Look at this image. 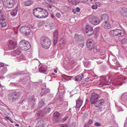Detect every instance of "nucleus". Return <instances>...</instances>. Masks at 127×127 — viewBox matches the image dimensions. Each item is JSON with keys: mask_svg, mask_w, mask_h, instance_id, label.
<instances>
[{"mask_svg": "<svg viewBox=\"0 0 127 127\" xmlns=\"http://www.w3.org/2000/svg\"><path fill=\"white\" fill-rule=\"evenodd\" d=\"M89 19L90 22L94 25H97L99 24L101 22L99 17L97 15H91L89 16Z\"/></svg>", "mask_w": 127, "mask_h": 127, "instance_id": "nucleus-1", "label": "nucleus"}, {"mask_svg": "<svg viewBox=\"0 0 127 127\" xmlns=\"http://www.w3.org/2000/svg\"><path fill=\"white\" fill-rule=\"evenodd\" d=\"M41 43L42 47L46 49L48 48L51 44L50 40L46 37H43L41 38Z\"/></svg>", "mask_w": 127, "mask_h": 127, "instance_id": "nucleus-2", "label": "nucleus"}, {"mask_svg": "<svg viewBox=\"0 0 127 127\" xmlns=\"http://www.w3.org/2000/svg\"><path fill=\"white\" fill-rule=\"evenodd\" d=\"M19 44V47L22 50H27L30 48V44L28 41L21 40Z\"/></svg>", "mask_w": 127, "mask_h": 127, "instance_id": "nucleus-3", "label": "nucleus"}, {"mask_svg": "<svg viewBox=\"0 0 127 127\" xmlns=\"http://www.w3.org/2000/svg\"><path fill=\"white\" fill-rule=\"evenodd\" d=\"M110 33L112 35L118 37H123L125 34V32L123 31L118 29L111 31Z\"/></svg>", "mask_w": 127, "mask_h": 127, "instance_id": "nucleus-4", "label": "nucleus"}, {"mask_svg": "<svg viewBox=\"0 0 127 127\" xmlns=\"http://www.w3.org/2000/svg\"><path fill=\"white\" fill-rule=\"evenodd\" d=\"M44 10V9L41 7H37L34 8L33 10V13L34 16L39 18L42 12Z\"/></svg>", "mask_w": 127, "mask_h": 127, "instance_id": "nucleus-5", "label": "nucleus"}, {"mask_svg": "<svg viewBox=\"0 0 127 127\" xmlns=\"http://www.w3.org/2000/svg\"><path fill=\"white\" fill-rule=\"evenodd\" d=\"M14 4L13 0H4L3 5L5 7L11 8L13 7Z\"/></svg>", "mask_w": 127, "mask_h": 127, "instance_id": "nucleus-6", "label": "nucleus"}, {"mask_svg": "<svg viewBox=\"0 0 127 127\" xmlns=\"http://www.w3.org/2000/svg\"><path fill=\"white\" fill-rule=\"evenodd\" d=\"M85 33L88 36H91L94 33L93 28L89 25H87L85 27Z\"/></svg>", "mask_w": 127, "mask_h": 127, "instance_id": "nucleus-7", "label": "nucleus"}, {"mask_svg": "<svg viewBox=\"0 0 127 127\" xmlns=\"http://www.w3.org/2000/svg\"><path fill=\"white\" fill-rule=\"evenodd\" d=\"M20 31L21 33H23L27 35H29L31 32V30L29 27L24 26L20 28Z\"/></svg>", "mask_w": 127, "mask_h": 127, "instance_id": "nucleus-8", "label": "nucleus"}, {"mask_svg": "<svg viewBox=\"0 0 127 127\" xmlns=\"http://www.w3.org/2000/svg\"><path fill=\"white\" fill-rule=\"evenodd\" d=\"M86 45L89 49L92 50L94 48L95 44L94 41L90 39L87 40Z\"/></svg>", "mask_w": 127, "mask_h": 127, "instance_id": "nucleus-9", "label": "nucleus"}, {"mask_svg": "<svg viewBox=\"0 0 127 127\" xmlns=\"http://www.w3.org/2000/svg\"><path fill=\"white\" fill-rule=\"evenodd\" d=\"M17 43L15 41L14 39H12V40H9L8 42V46L10 50L13 49L16 47Z\"/></svg>", "mask_w": 127, "mask_h": 127, "instance_id": "nucleus-10", "label": "nucleus"}, {"mask_svg": "<svg viewBox=\"0 0 127 127\" xmlns=\"http://www.w3.org/2000/svg\"><path fill=\"white\" fill-rule=\"evenodd\" d=\"M100 98L99 95L95 93H93L91 95L90 101L92 104H94Z\"/></svg>", "mask_w": 127, "mask_h": 127, "instance_id": "nucleus-11", "label": "nucleus"}, {"mask_svg": "<svg viewBox=\"0 0 127 127\" xmlns=\"http://www.w3.org/2000/svg\"><path fill=\"white\" fill-rule=\"evenodd\" d=\"M20 95L19 93L15 92L12 94L10 98L12 101H14L19 97Z\"/></svg>", "mask_w": 127, "mask_h": 127, "instance_id": "nucleus-12", "label": "nucleus"}, {"mask_svg": "<svg viewBox=\"0 0 127 127\" xmlns=\"http://www.w3.org/2000/svg\"><path fill=\"white\" fill-rule=\"evenodd\" d=\"M60 113L58 112H56L54 113L53 120L56 122L58 121L60 119Z\"/></svg>", "mask_w": 127, "mask_h": 127, "instance_id": "nucleus-13", "label": "nucleus"}, {"mask_svg": "<svg viewBox=\"0 0 127 127\" xmlns=\"http://www.w3.org/2000/svg\"><path fill=\"white\" fill-rule=\"evenodd\" d=\"M47 67L46 65H43L40 67L39 68V71L41 72L45 73L47 71Z\"/></svg>", "mask_w": 127, "mask_h": 127, "instance_id": "nucleus-14", "label": "nucleus"}, {"mask_svg": "<svg viewBox=\"0 0 127 127\" xmlns=\"http://www.w3.org/2000/svg\"><path fill=\"white\" fill-rule=\"evenodd\" d=\"M48 16V13L47 12V11L45 9H44V10L42 12V13H41L39 19H41L47 17Z\"/></svg>", "mask_w": 127, "mask_h": 127, "instance_id": "nucleus-15", "label": "nucleus"}, {"mask_svg": "<svg viewBox=\"0 0 127 127\" xmlns=\"http://www.w3.org/2000/svg\"><path fill=\"white\" fill-rule=\"evenodd\" d=\"M46 124L42 120L38 121L36 123V127H44Z\"/></svg>", "mask_w": 127, "mask_h": 127, "instance_id": "nucleus-16", "label": "nucleus"}, {"mask_svg": "<svg viewBox=\"0 0 127 127\" xmlns=\"http://www.w3.org/2000/svg\"><path fill=\"white\" fill-rule=\"evenodd\" d=\"M58 32H57L56 31L54 32L53 33V43L54 45H55L57 43V38L58 35Z\"/></svg>", "mask_w": 127, "mask_h": 127, "instance_id": "nucleus-17", "label": "nucleus"}, {"mask_svg": "<svg viewBox=\"0 0 127 127\" xmlns=\"http://www.w3.org/2000/svg\"><path fill=\"white\" fill-rule=\"evenodd\" d=\"M86 74V73H82L81 75H79L76 76L75 77V81H80L83 77H84V75H85V74Z\"/></svg>", "mask_w": 127, "mask_h": 127, "instance_id": "nucleus-18", "label": "nucleus"}, {"mask_svg": "<svg viewBox=\"0 0 127 127\" xmlns=\"http://www.w3.org/2000/svg\"><path fill=\"white\" fill-rule=\"evenodd\" d=\"M101 18L103 20V22H107L108 20L109 17L106 14H103L101 16Z\"/></svg>", "mask_w": 127, "mask_h": 127, "instance_id": "nucleus-19", "label": "nucleus"}, {"mask_svg": "<svg viewBox=\"0 0 127 127\" xmlns=\"http://www.w3.org/2000/svg\"><path fill=\"white\" fill-rule=\"evenodd\" d=\"M0 24L2 27H6L7 24L5 20L3 18L0 19Z\"/></svg>", "mask_w": 127, "mask_h": 127, "instance_id": "nucleus-20", "label": "nucleus"}, {"mask_svg": "<svg viewBox=\"0 0 127 127\" xmlns=\"http://www.w3.org/2000/svg\"><path fill=\"white\" fill-rule=\"evenodd\" d=\"M102 26L105 28L109 29L111 27V25L107 22H103L102 24Z\"/></svg>", "mask_w": 127, "mask_h": 127, "instance_id": "nucleus-21", "label": "nucleus"}, {"mask_svg": "<svg viewBox=\"0 0 127 127\" xmlns=\"http://www.w3.org/2000/svg\"><path fill=\"white\" fill-rule=\"evenodd\" d=\"M82 101L81 100L80 98L78 99L76 101V108H80L82 105Z\"/></svg>", "mask_w": 127, "mask_h": 127, "instance_id": "nucleus-22", "label": "nucleus"}, {"mask_svg": "<svg viewBox=\"0 0 127 127\" xmlns=\"http://www.w3.org/2000/svg\"><path fill=\"white\" fill-rule=\"evenodd\" d=\"M55 24L56 23L54 22L53 23H51L48 25V27H49V28L50 29H53L56 27Z\"/></svg>", "mask_w": 127, "mask_h": 127, "instance_id": "nucleus-23", "label": "nucleus"}, {"mask_svg": "<svg viewBox=\"0 0 127 127\" xmlns=\"http://www.w3.org/2000/svg\"><path fill=\"white\" fill-rule=\"evenodd\" d=\"M33 2L30 0H28L24 2V5L25 6H29L31 5L32 3Z\"/></svg>", "mask_w": 127, "mask_h": 127, "instance_id": "nucleus-24", "label": "nucleus"}, {"mask_svg": "<svg viewBox=\"0 0 127 127\" xmlns=\"http://www.w3.org/2000/svg\"><path fill=\"white\" fill-rule=\"evenodd\" d=\"M17 12V10L16 9L13 10L11 12V14L12 16H15L16 15Z\"/></svg>", "mask_w": 127, "mask_h": 127, "instance_id": "nucleus-25", "label": "nucleus"}, {"mask_svg": "<svg viewBox=\"0 0 127 127\" xmlns=\"http://www.w3.org/2000/svg\"><path fill=\"white\" fill-rule=\"evenodd\" d=\"M95 104V106L97 107H99L100 105V104L98 100L96 101L95 102V103H94Z\"/></svg>", "mask_w": 127, "mask_h": 127, "instance_id": "nucleus-26", "label": "nucleus"}, {"mask_svg": "<svg viewBox=\"0 0 127 127\" xmlns=\"http://www.w3.org/2000/svg\"><path fill=\"white\" fill-rule=\"evenodd\" d=\"M98 101H99L100 105H103L105 102L104 99H100Z\"/></svg>", "mask_w": 127, "mask_h": 127, "instance_id": "nucleus-27", "label": "nucleus"}, {"mask_svg": "<svg viewBox=\"0 0 127 127\" xmlns=\"http://www.w3.org/2000/svg\"><path fill=\"white\" fill-rule=\"evenodd\" d=\"M14 52L16 54L18 55H20L21 53L20 51L18 49H17L14 51Z\"/></svg>", "mask_w": 127, "mask_h": 127, "instance_id": "nucleus-28", "label": "nucleus"}, {"mask_svg": "<svg viewBox=\"0 0 127 127\" xmlns=\"http://www.w3.org/2000/svg\"><path fill=\"white\" fill-rule=\"evenodd\" d=\"M67 0L68 2L69 3L73 4H76L75 3L76 2V0H75L73 1H72V0Z\"/></svg>", "mask_w": 127, "mask_h": 127, "instance_id": "nucleus-29", "label": "nucleus"}, {"mask_svg": "<svg viewBox=\"0 0 127 127\" xmlns=\"http://www.w3.org/2000/svg\"><path fill=\"white\" fill-rule=\"evenodd\" d=\"M89 78L88 77L86 78L83 79V82L84 83H86L88 82L89 81Z\"/></svg>", "mask_w": 127, "mask_h": 127, "instance_id": "nucleus-30", "label": "nucleus"}, {"mask_svg": "<svg viewBox=\"0 0 127 127\" xmlns=\"http://www.w3.org/2000/svg\"><path fill=\"white\" fill-rule=\"evenodd\" d=\"M68 118V116H66L64 117L63 119H62L61 120V121L63 122H64L66 121Z\"/></svg>", "mask_w": 127, "mask_h": 127, "instance_id": "nucleus-31", "label": "nucleus"}, {"mask_svg": "<svg viewBox=\"0 0 127 127\" xmlns=\"http://www.w3.org/2000/svg\"><path fill=\"white\" fill-rule=\"evenodd\" d=\"M92 8L93 9H95L97 8V6L96 4L95 5H93L92 6Z\"/></svg>", "mask_w": 127, "mask_h": 127, "instance_id": "nucleus-32", "label": "nucleus"}, {"mask_svg": "<svg viewBox=\"0 0 127 127\" xmlns=\"http://www.w3.org/2000/svg\"><path fill=\"white\" fill-rule=\"evenodd\" d=\"M94 125L96 126L99 127L101 126V124L99 123L96 122L94 124Z\"/></svg>", "mask_w": 127, "mask_h": 127, "instance_id": "nucleus-33", "label": "nucleus"}, {"mask_svg": "<svg viewBox=\"0 0 127 127\" xmlns=\"http://www.w3.org/2000/svg\"><path fill=\"white\" fill-rule=\"evenodd\" d=\"M102 79H103V80H102V82L103 83H104L105 82H107V80H106V77L103 76V77H102Z\"/></svg>", "mask_w": 127, "mask_h": 127, "instance_id": "nucleus-34", "label": "nucleus"}, {"mask_svg": "<svg viewBox=\"0 0 127 127\" xmlns=\"http://www.w3.org/2000/svg\"><path fill=\"white\" fill-rule=\"evenodd\" d=\"M122 42L123 43H127V39H123L122 40Z\"/></svg>", "mask_w": 127, "mask_h": 127, "instance_id": "nucleus-35", "label": "nucleus"}, {"mask_svg": "<svg viewBox=\"0 0 127 127\" xmlns=\"http://www.w3.org/2000/svg\"><path fill=\"white\" fill-rule=\"evenodd\" d=\"M60 127H68V126L66 124H61L60 125Z\"/></svg>", "mask_w": 127, "mask_h": 127, "instance_id": "nucleus-36", "label": "nucleus"}, {"mask_svg": "<svg viewBox=\"0 0 127 127\" xmlns=\"http://www.w3.org/2000/svg\"><path fill=\"white\" fill-rule=\"evenodd\" d=\"M3 15L1 11H0V19L3 18Z\"/></svg>", "mask_w": 127, "mask_h": 127, "instance_id": "nucleus-37", "label": "nucleus"}, {"mask_svg": "<svg viewBox=\"0 0 127 127\" xmlns=\"http://www.w3.org/2000/svg\"><path fill=\"white\" fill-rule=\"evenodd\" d=\"M44 104V102L43 101H41L39 103V105L40 106L41 105L42 106Z\"/></svg>", "mask_w": 127, "mask_h": 127, "instance_id": "nucleus-38", "label": "nucleus"}, {"mask_svg": "<svg viewBox=\"0 0 127 127\" xmlns=\"http://www.w3.org/2000/svg\"><path fill=\"white\" fill-rule=\"evenodd\" d=\"M56 17L58 18H60L61 16V14L59 13H57L56 14Z\"/></svg>", "mask_w": 127, "mask_h": 127, "instance_id": "nucleus-39", "label": "nucleus"}, {"mask_svg": "<svg viewBox=\"0 0 127 127\" xmlns=\"http://www.w3.org/2000/svg\"><path fill=\"white\" fill-rule=\"evenodd\" d=\"M43 22L42 21H40L38 22V25L39 26L41 25L42 24Z\"/></svg>", "mask_w": 127, "mask_h": 127, "instance_id": "nucleus-40", "label": "nucleus"}, {"mask_svg": "<svg viewBox=\"0 0 127 127\" xmlns=\"http://www.w3.org/2000/svg\"><path fill=\"white\" fill-rule=\"evenodd\" d=\"M88 123L90 124L91 125L93 123V122L92 120L91 119L89 120Z\"/></svg>", "mask_w": 127, "mask_h": 127, "instance_id": "nucleus-41", "label": "nucleus"}, {"mask_svg": "<svg viewBox=\"0 0 127 127\" xmlns=\"http://www.w3.org/2000/svg\"><path fill=\"white\" fill-rule=\"evenodd\" d=\"M80 10V8L78 7H77L76 8V11L77 12H79Z\"/></svg>", "mask_w": 127, "mask_h": 127, "instance_id": "nucleus-42", "label": "nucleus"}, {"mask_svg": "<svg viewBox=\"0 0 127 127\" xmlns=\"http://www.w3.org/2000/svg\"><path fill=\"white\" fill-rule=\"evenodd\" d=\"M96 5L97 6V5H99V6H100L101 5V4L99 2H97L96 3Z\"/></svg>", "mask_w": 127, "mask_h": 127, "instance_id": "nucleus-43", "label": "nucleus"}, {"mask_svg": "<svg viewBox=\"0 0 127 127\" xmlns=\"http://www.w3.org/2000/svg\"><path fill=\"white\" fill-rule=\"evenodd\" d=\"M5 118H6L7 120H9V121H10V120H11V119L8 117H5Z\"/></svg>", "mask_w": 127, "mask_h": 127, "instance_id": "nucleus-44", "label": "nucleus"}, {"mask_svg": "<svg viewBox=\"0 0 127 127\" xmlns=\"http://www.w3.org/2000/svg\"><path fill=\"white\" fill-rule=\"evenodd\" d=\"M52 5L51 4H49L48 5V7L50 8H51L52 7Z\"/></svg>", "mask_w": 127, "mask_h": 127, "instance_id": "nucleus-45", "label": "nucleus"}, {"mask_svg": "<svg viewBox=\"0 0 127 127\" xmlns=\"http://www.w3.org/2000/svg\"><path fill=\"white\" fill-rule=\"evenodd\" d=\"M124 15L125 16H126V15L127 16V12H126L124 13Z\"/></svg>", "mask_w": 127, "mask_h": 127, "instance_id": "nucleus-46", "label": "nucleus"}, {"mask_svg": "<svg viewBox=\"0 0 127 127\" xmlns=\"http://www.w3.org/2000/svg\"><path fill=\"white\" fill-rule=\"evenodd\" d=\"M3 65V64L0 63V67H2Z\"/></svg>", "mask_w": 127, "mask_h": 127, "instance_id": "nucleus-47", "label": "nucleus"}, {"mask_svg": "<svg viewBox=\"0 0 127 127\" xmlns=\"http://www.w3.org/2000/svg\"><path fill=\"white\" fill-rule=\"evenodd\" d=\"M18 33V31L17 30L16 31H15L14 34L15 35H17Z\"/></svg>", "mask_w": 127, "mask_h": 127, "instance_id": "nucleus-48", "label": "nucleus"}, {"mask_svg": "<svg viewBox=\"0 0 127 127\" xmlns=\"http://www.w3.org/2000/svg\"><path fill=\"white\" fill-rule=\"evenodd\" d=\"M51 17L52 18H53L54 17V15L53 14H52L51 15Z\"/></svg>", "mask_w": 127, "mask_h": 127, "instance_id": "nucleus-49", "label": "nucleus"}, {"mask_svg": "<svg viewBox=\"0 0 127 127\" xmlns=\"http://www.w3.org/2000/svg\"><path fill=\"white\" fill-rule=\"evenodd\" d=\"M63 77H64V78H66V77H69V76H67L66 75H64L63 76Z\"/></svg>", "mask_w": 127, "mask_h": 127, "instance_id": "nucleus-50", "label": "nucleus"}, {"mask_svg": "<svg viewBox=\"0 0 127 127\" xmlns=\"http://www.w3.org/2000/svg\"><path fill=\"white\" fill-rule=\"evenodd\" d=\"M15 125L16 127H18L19 126V125L17 124H15Z\"/></svg>", "mask_w": 127, "mask_h": 127, "instance_id": "nucleus-51", "label": "nucleus"}, {"mask_svg": "<svg viewBox=\"0 0 127 127\" xmlns=\"http://www.w3.org/2000/svg\"><path fill=\"white\" fill-rule=\"evenodd\" d=\"M99 110H100L101 111H102L103 110V109H102V107H99Z\"/></svg>", "mask_w": 127, "mask_h": 127, "instance_id": "nucleus-52", "label": "nucleus"}, {"mask_svg": "<svg viewBox=\"0 0 127 127\" xmlns=\"http://www.w3.org/2000/svg\"><path fill=\"white\" fill-rule=\"evenodd\" d=\"M54 72H55V73H57V70L56 69H55L54 70Z\"/></svg>", "mask_w": 127, "mask_h": 127, "instance_id": "nucleus-53", "label": "nucleus"}, {"mask_svg": "<svg viewBox=\"0 0 127 127\" xmlns=\"http://www.w3.org/2000/svg\"><path fill=\"white\" fill-rule=\"evenodd\" d=\"M125 127H127V123L125 125Z\"/></svg>", "mask_w": 127, "mask_h": 127, "instance_id": "nucleus-54", "label": "nucleus"}, {"mask_svg": "<svg viewBox=\"0 0 127 127\" xmlns=\"http://www.w3.org/2000/svg\"><path fill=\"white\" fill-rule=\"evenodd\" d=\"M84 2H87L88 1L87 0H84Z\"/></svg>", "mask_w": 127, "mask_h": 127, "instance_id": "nucleus-55", "label": "nucleus"}, {"mask_svg": "<svg viewBox=\"0 0 127 127\" xmlns=\"http://www.w3.org/2000/svg\"><path fill=\"white\" fill-rule=\"evenodd\" d=\"M47 109H48V110H50V108H47Z\"/></svg>", "mask_w": 127, "mask_h": 127, "instance_id": "nucleus-56", "label": "nucleus"}, {"mask_svg": "<svg viewBox=\"0 0 127 127\" xmlns=\"http://www.w3.org/2000/svg\"><path fill=\"white\" fill-rule=\"evenodd\" d=\"M10 122H11V123H12V122H11V121H12V120H11V119L10 120Z\"/></svg>", "mask_w": 127, "mask_h": 127, "instance_id": "nucleus-57", "label": "nucleus"}, {"mask_svg": "<svg viewBox=\"0 0 127 127\" xmlns=\"http://www.w3.org/2000/svg\"><path fill=\"white\" fill-rule=\"evenodd\" d=\"M90 1H93V0H90Z\"/></svg>", "mask_w": 127, "mask_h": 127, "instance_id": "nucleus-58", "label": "nucleus"}, {"mask_svg": "<svg viewBox=\"0 0 127 127\" xmlns=\"http://www.w3.org/2000/svg\"><path fill=\"white\" fill-rule=\"evenodd\" d=\"M12 32H11V34H12Z\"/></svg>", "mask_w": 127, "mask_h": 127, "instance_id": "nucleus-59", "label": "nucleus"}, {"mask_svg": "<svg viewBox=\"0 0 127 127\" xmlns=\"http://www.w3.org/2000/svg\"><path fill=\"white\" fill-rule=\"evenodd\" d=\"M29 127H31L30 126H29Z\"/></svg>", "mask_w": 127, "mask_h": 127, "instance_id": "nucleus-60", "label": "nucleus"}]
</instances>
